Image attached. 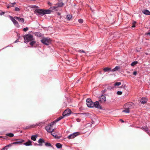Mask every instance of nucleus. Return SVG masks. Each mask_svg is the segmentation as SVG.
<instances>
[{
    "label": "nucleus",
    "instance_id": "nucleus-15",
    "mask_svg": "<svg viewBox=\"0 0 150 150\" xmlns=\"http://www.w3.org/2000/svg\"><path fill=\"white\" fill-rule=\"evenodd\" d=\"M142 12L146 15H150V12L148 10H143L142 11Z\"/></svg>",
    "mask_w": 150,
    "mask_h": 150
},
{
    "label": "nucleus",
    "instance_id": "nucleus-1",
    "mask_svg": "<svg viewBox=\"0 0 150 150\" xmlns=\"http://www.w3.org/2000/svg\"><path fill=\"white\" fill-rule=\"evenodd\" d=\"M63 5V3H59L56 4L54 6L51 7L50 9L52 11H57L59 10L60 8Z\"/></svg>",
    "mask_w": 150,
    "mask_h": 150
},
{
    "label": "nucleus",
    "instance_id": "nucleus-34",
    "mask_svg": "<svg viewBox=\"0 0 150 150\" xmlns=\"http://www.w3.org/2000/svg\"><path fill=\"white\" fill-rule=\"evenodd\" d=\"M78 22L80 23H82L83 22V19H79L78 20Z\"/></svg>",
    "mask_w": 150,
    "mask_h": 150
},
{
    "label": "nucleus",
    "instance_id": "nucleus-4",
    "mask_svg": "<svg viewBox=\"0 0 150 150\" xmlns=\"http://www.w3.org/2000/svg\"><path fill=\"white\" fill-rule=\"evenodd\" d=\"M41 42L43 44L48 45L50 43V40L47 38H44L41 40Z\"/></svg>",
    "mask_w": 150,
    "mask_h": 150
},
{
    "label": "nucleus",
    "instance_id": "nucleus-11",
    "mask_svg": "<svg viewBox=\"0 0 150 150\" xmlns=\"http://www.w3.org/2000/svg\"><path fill=\"white\" fill-rule=\"evenodd\" d=\"M94 104V106L96 108H97L98 109H102L101 106L100 105L99 102L98 101H96L93 103Z\"/></svg>",
    "mask_w": 150,
    "mask_h": 150
},
{
    "label": "nucleus",
    "instance_id": "nucleus-46",
    "mask_svg": "<svg viewBox=\"0 0 150 150\" xmlns=\"http://www.w3.org/2000/svg\"><path fill=\"white\" fill-rule=\"evenodd\" d=\"M38 125V124H36V125H32L31 126V127H35V126H36L37 125Z\"/></svg>",
    "mask_w": 150,
    "mask_h": 150
},
{
    "label": "nucleus",
    "instance_id": "nucleus-23",
    "mask_svg": "<svg viewBox=\"0 0 150 150\" xmlns=\"http://www.w3.org/2000/svg\"><path fill=\"white\" fill-rule=\"evenodd\" d=\"M30 41L31 42H30V44L32 46H33L34 44L36 43V42L34 38L33 39V40H32Z\"/></svg>",
    "mask_w": 150,
    "mask_h": 150
},
{
    "label": "nucleus",
    "instance_id": "nucleus-13",
    "mask_svg": "<svg viewBox=\"0 0 150 150\" xmlns=\"http://www.w3.org/2000/svg\"><path fill=\"white\" fill-rule=\"evenodd\" d=\"M38 142L39 143V144H38V145L40 146H42V144L43 143H44L45 142L43 139L40 138Z\"/></svg>",
    "mask_w": 150,
    "mask_h": 150
},
{
    "label": "nucleus",
    "instance_id": "nucleus-41",
    "mask_svg": "<svg viewBox=\"0 0 150 150\" xmlns=\"http://www.w3.org/2000/svg\"><path fill=\"white\" fill-rule=\"evenodd\" d=\"M113 88V87H112L111 86H109L108 87V88L109 89H112Z\"/></svg>",
    "mask_w": 150,
    "mask_h": 150
},
{
    "label": "nucleus",
    "instance_id": "nucleus-53",
    "mask_svg": "<svg viewBox=\"0 0 150 150\" xmlns=\"http://www.w3.org/2000/svg\"><path fill=\"white\" fill-rule=\"evenodd\" d=\"M9 7H10L9 6H7V7H8V8H9Z\"/></svg>",
    "mask_w": 150,
    "mask_h": 150
},
{
    "label": "nucleus",
    "instance_id": "nucleus-14",
    "mask_svg": "<svg viewBox=\"0 0 150 150\" xmlns=\"http://www.w3.org/2000/svg\"><path fill=\"white\" fill-rule=\"evenodd\" d=\"M32 141L28 140V141L25 143L23 144L26 146H31L32 145Z\"/></svg>",
    "mask_w": 150,
    "mask_h": 150
},
{
    "label": "nucleus",
    "instance_id": "nucleus-18",
    "mask_svg": "<svg viewBox=\"0 0 150 150\" xmlns=\"http://www.w3.org/2000/svg\"><path fill=\"white\" fill-rule=\"evenodd\" d=\"M142 129H143L145 132H146L148 134H150V132L148 130V128L146 127H142Z\"/></svg>",
    "mask_w": 150,
    "mask_h": 150
},
{
    "label": "nucleus",
    "instance_id": "nucleus-38",
    "mask_svg": "<svg viewBox=\"0 0 150 150\" xmlns=\"http://www.w3.org/2000/svg\"><path fill=\"white\" fill-rule=\"evenodd\" d=\"M135 23H136V22H135V21H134V22H133V25L132 26V27L134 28V27H135Z\"/></svg>",
    "mask_w": 150,
    "mask_h": 150
},
{
    "label": "nucleus",
    "instance_id": "nucleus-45",
    "mask_svg": "<svg viewBox=\"0 0 150 150\" xmlns=\"http://www.w3.org/2000/svg\"><path fill=\"white\" fill-rule=\"evenodd\" d=\"M48 4L50 6H51L52 5V4L50 2H48Z\"/></svg>",
    "mask_w": 150,
    "mask_h": 150
},
{
    "label": "nucleus",
    "instance_id": "nucleus-28",
    "mask_svg": "<svg viewBox=\"0 0 150 150\" xmlns=\"http://www.w3.org/2000/svg\"><path fill=\"white\" fill-rule=\"evenodd\" d=\"M122 112H125L126 113H129V108H127L125 110H123Z\"/></svg>",
    "mask_w": 150,
    "mask_h": 150
},
{
    "label": "nucleus",
    "instance_id": "nucleus-19",
    "mask_svg": "<svg viewBox=\"0 0 150 150\" xmlns=\"http://www.w3.org/2000/svg\"><path fill=\"white\" fill-rule=\"evenodd\" d=\"M37 137V135H32L31 137V139L33 141H35L36 140Z\"/></svg>",
    "mask_w": 150,
    "mask_h": 150
},
{
    "label": "nucleus",
    "instance_id": "nucleus-25",
    "mask_svg": "<svg viewBox=\"0 0 150 150\" xmlns=\"http://www.w3.org/2000/svg\"><path fill=\"white\" fill-rule=\"evenodd\" d=\"M111 68H108V67H106V68H104L103 69V70L105 72L108 71H111Z\"/></svg>",
    "mask_w": 150,
    "mask_h": 150
},
{
    "label": "nucleus",
    "instance_id": "nucleus-10",
    "mask_svg": "<svg viewBox=\"0 0 150 150\" xmlns=\"http://www.w3.org/2000/svg\"><path fill=\"white\" fill-rule=\"evenodd\" d=\"M99 102L101 103H104L106 101V97L103 95H101L99 97Z\"/></svg>",
    "mask_w": 150,
    "mask_h": 150
},
{
    "label": "nucleus",
    "instance_id": "nucleus-52",
    "mask_svg": "<svg viewBox=\"0 0 150 150\" xmlns=\"http://www.w3.org/2000/svg\"><path fill=\"white\" fill-rule=\"evenodd\" d=\"M6 147H5L4 148L2 149V150H4V149H5V148Z\"/></svg>",
    "mask_w": 150,
    "mask_h": 150
},
{
    "label": "nucleus",
    "instance_id": "nucleus-36",
    "mask_svg": "<svg viewBox=\"0 0 150 150\" xmlns=\"http://www.w3.org/2000/svg\"><path fill=\"white\" fill-rule=\"evenodd\" d=\"M122 94V92L120 91H118L117 92V94L118 95H121Z\"/></svg>",
    "mask_w": 150,
    "mask_h": 150
},
{
    "label": "nucleus",
    "instance_id": "nucleus-7",
    "mask_svg": "<svg viewBox=\"0 0 150 150\" xmlns=\"http://www.w3.org/2000/svg\"><path fill=\"white\" fill-rule=\"evenodd\" d=\"M45 129L47 131L50 133L52 132L54 130V129L52 128L51 125H48L45 127Z\"/></svg>",
    "mask_w": 150,
    "mask_h": 150
},
{
    "label": "nucleus",
    "instance_id": "nucleus-16",
    "mask_svg": "<svg viewBox=\"0 0 150 150\" xmlns=\"http://www.w3.org/2000/svg\"><path fill=\"white\" fill-rule=\"evenodd\" d=\"M44 14H50L52 11H51L50 8V9L48 10H43Z\"/></svg>",
    "mask_w": 150,
    "mask_h": 150
},
{
    "label": "nucleus",
    "instance_id": "nucleus-47",
    "mask_svg": "<svg viewBox=\"0 0 150 150\" xmlns=\"http://www.w3.org/2000/svg\"><path fill=\"white\" fill-rule=\"evenodd\" d=\"M4 12H2L0 13V15H4Z\"/></svg>",
    "mask_w": 150,
    "mask_h": 150
},
{
    "label": "nucleus",
    "instance_id": "nucleus-37",
    "mask_svg": "<svg viewBox=\"0 0 150 150\" xmlns=\"http://www.w3.org/2000/svg\"><path fill=\"white\" fill-rule=\"evenodd\" d=\"M56 121H54L52 122H51L50 124V125H51V126H52H52L54 125V123H55L56 122Z\"/></svg>",
    "mask_w": 150,
    "mask_h": 150
},
{
    "label": "nucleus",
    "instance_id": "nucleus-49",
    "mask_svg": "<svg viewBox=\"0 0 150 150\" xmlns=\"http://www.w3.org/2000/svg\"><path fill=\"white\" fill-rule=\"evenodd\" d=\"M147 35H150V30L149 31V32L147 33Z\"/></svg>",
    "mask_w": 150,
    "mask_h": 150
},
{
    "label": "nucleus",
    "instance_id": "nucleus-31",
    "mask_svg": "<svg viewBox=\"0 0 150 150\" xmlns=\"http://www.w3.org/2000/svg\"><path fill=\"white\" fill-rule=\"evenodd\" d=\"M72 18V16L70 15H67V18L68 20H70Z\"/></svg>",
    "mask_w": 150,
    "mask_h": 150
},
{
    "label": "nucleus",
    "instance_id": "nucleus-30",
    "mask_svg": "<svg viewBox=\"0 0 150 150\" xmlns=\"http://www.w3.org/2000/svg\"><path fill=\"white\" fill-rule=\"evenodd\" d=\"M121 84V82H117L115 83L114 84V85L115 86H118L120 85Z\"/></svg>",
    "mask_w": 150,
    "mask_h": 150
},
{
    "label": "nucleus",
    "instance_id": "nucleus-26",
    "mask_svg": "<svg viewBox=\"0 0 150 150\" xmlns=\"http://www.w3.org/2000/svg\"><path fill=\"white\" fill-rule=\"evenodd\" d=\"M6 136H8L10 137H12L14 136V134L12 133H9L6 134Z\"/></svg>",
    "mask_w": 150,
    "mask_h": 150
},
{
    "label": "nucleus",
    "instance_id": "nucleus-2",
    "mask_svg": "<svg viewBox=\"0 0 150 150\" xmlns=\"http://www.w3.org/2000/svg\"><path fill=\"white\" fill-rule=\"evenodd\" d=\"M33 36L30 34H27L24 37V42L27 43L28 42L33 40L34 39Z\"/></svg>",
    "mask_w": 150,
    "mask_h": 150
},
{
    "label": "nucleus",
    "instance_id": "nucleus-44",
    "mask_svg": "<svg viewBox=\"0 0 150 150\" xmlns=\"http://www.w3.org/2000/svg\"><path fill=\"white\" fill-rule=\"evenodd\" d=\"M16 4V3L15 2H14V3H11V6H13V5Z\"/></svg>",
    "mask_w": 150,
    "mask_h": 150
},
{
    "label": "nucleus",
    "instance_id": "nucleus-20",
    "mask_svg": "<svg viewBox=\"0 0 150 150\" xmlns=\"http://www.w3.org/2000/svg\"><path fill=\"white\" fill-rule=\"evenodd\" d=\"M120 69V67L119 66H116L115 68L112 69L111 71H115L118 70Z\"/></svg>",
    "mask_w": 150,
    "mask_h": 150
},
{
    "label": "nucleus",
    "instance_id": "nucleus-40",
    "mask_svg": "<svg viewBox=\"0 0 150 150\" xmlns=\"http://www.w3.org/2000/svg\"><path fill=\"white\" fill-rule=\"evenodd\" d=\"M15 11H19L20 9H19V8L18 7H16L15 8Z\"/></svg>",
    "mask_w": 150,
    "mask_h": 150
},
{
    "label": "nucleus",
    "instance_id": "nucleus-48",
    "mask_svg": "<svg viewBox=\"0 0 150 150\" xmlns=\"http://www.w3.org/2000/svg\"><path fill=\"white\" fill-rule=\"evenodd\" d=\"M5 137H6L5 136H2V137H1V138L5 139Z\"/></svg>",
    "mask_w": 150,
    "mask_h": 150
},
{
    "label": "nucleus",
    "instance_id": "nucleus-43",
    "mask_svg": "<svg viewBox=\"0 0 150 150\" xmlns=\"http://www.w3.org/2000/svg\"><path fill=\"white\" fill-rule=\"evenodd\" d=\"M137 74V72L136 71H134L133 72V74L135 76Z\"/></svg>",
    "mask_w": 150,
    "mask_h": 150
},
{
    "label": "nucleus",
    "instance_id": "nucleus-22",
    "mask_svg": "<svg viewBox=\"0 0 150 150\" xmlns=\"http://www.w3.org/2000/svg\"><path fill=\"white\" fill-rule=\"evenodd\" d=\"M56 146L57 148L60 149L62 148V145L60 143H58L56 144Z\"/></svg>",
    "mask_w": 150,
    "mask_h": 150
},
{
    "label": "nucleus",
    "instance_id": "nucleus-6",
    "mask_svg": "<svg viewBox=\"0 0 150 150\" xmlns=\"http://www.w3.org/2000/svg\"><path fill=\"white\" fill-rule=\"evenodd\" d=\"M79 133H80L79 132H74L69 135L67 137V138L69 139H73L79 135Z\"/></svg>",
    "mask_w": 150,
    "mask_h": 150
},
{
    "label": "nucleus",
    "instance_id": "nucleus-33",
    "mask_svg": "<svg viewBox=\"0 0 150 150\" xmlns=\"http://www.w3.org/2000/svg\"><path fill=\"white\" fill-rule=\"evenodd\" d=\"M45 145L47 146H51V144L50 143L47 142L45 143Z\"/></svg>",
    "mask_w": 150,
    "mask_h": 150
},
{
    "label": "nucleus",
    "instance_id": "nucleus-17",
    "mask_svg": "<svg viewBox=\"0 0 150 150\" xmlns=\"http://www.w3.org/2000/svg\"><path fill=\"white\" fill-rule=\"evenodd\" d=\"M147 101V99L146 98H142L140 100L141 103L144 104L146 103Z\"/></svg>",
    "mask_w": 150,
    "mask_h": 150
},
{
    "label": "nucleus",
    "instance_id": "nucleus-9",
    "mask_svg": "<svg viewBox=\"0 0 150 150\" xmlns=\"http://www.w3.org/2000/svg\"><path fill=\"white\" fill-rule=\"evenodd\" d=\"M71 113V110L69 109L66 110L63 113L62 115L64 116H67L69 115Z\"/></svg>",
    "mask_w": 150,
    "mask_h": 150
},
{
    "label": "nucleus",
    "instance_id": "nucleus-39",
    "mask_svg": "<svg viewBox=\"0 0 150 150\" xmlns=\"http://www.w3.org/2000/svg\"><path fill=\"white\" fill-rule=\"evenodd\" d=\"M78 52H80V53H81V52H83V53H85V52L83 50H78Z\"/></svg>",
    "mask_w": 150,
    "mask_h": 150
},
{
    "label": "nucleus",
    "instance_id": "nucleus-32",
    "mask_svg": "<svg viewBox=\"0 0 150 150\" xmlns=\"http://www.w3.org/2000/svg\"><path fill=\"white\" fill-rule=\"evenodd\" d=\"M35 35L38 37H41V34L39 32L36 33Z\"/></svg>",
    "mask_w": 150,
    "mask_h": 150
},
{
    "label": "nucleus",
    "instance_id": "nucleus-21",
    "mask_svg": "<svg viewBox=\"0 0 150 150\" xmlns=\"http://www.w3.org/2000/svg\"><path fill=\"white\" fill-rule=\"evenodd\" d=\"M21 141H17L15 142H14L12 143L13 144H21V143L23 142H24V140L23 139H21L20 140Z\"/></svg>",
    "mask_w": 150,
    "mask_h": 150
},
{
    "label": "nucleus",
    "instance_id": "nucleus-51",
    "mask_svg": "<svg viewBox=\"0 0 150 150\" xmlns=\"http://www.w3.org/2000/svg\"><path fill=\"white\" fill-rule=\"evenodd\" d=\"M120 120L122 121V122H124V121L120 119Z\"/></svg>",
    "mask_w": 150,
    "mask_h": 150
},
{
    "label": "nucleus",
    "instance_id": "nucleus-27",
    "mask_svg": "<svg viewBox=\"0 0 150 150\" xmlns=\"http://www.w3.org/2000/svg\"><path fill=\"white\" fill-rule=\"evenodd\" d=\"M64 116H60L59 117H58V118H57L55 121H56V122H57L58 121H59L62 119L64 117Z\"/></svg>",
    "mask_w": 150,
    "mask_h": 150
},
{
    "label": "nucleus",
    "instance_id": "nucleus-50",
    "mask_svg": "<svg viewBox=\"0 0 150 150\" xmlns=\"http://www.w3.org/2000/svg\"><path fill=\"white\" fill-rule=\"evenodd\" d=\"M18 42V40H16V41H15V43H16V42Z\"/></svg>",
    "mask_w": 150,
    "mask_h": 150
},
{
    "label": "nucleus",
    "instance_id": "nucleus-8",
    "mask_svg": "<svg viewBox=\"0 0 150 150\" xmlns=\"http://www.w3.org/2000/svg\"><path fill=\"white\" fill-rule=\"evenodd\" d=\"M9 17L15 25L18 28H19L20 25L18 22L15 20L16 19L15 18V17L13 18L11 16H9Z\"/></svg>",
    "mask_w": 150,
    "mask_h": 150
},
{
    "label": "nucleus",
    "instance_id": "nucleus-12",
    "mask_svg": "<svg viewBox=\"0 0 150 150\" xmlns=\"http://www.w3.org/2000/svg\"><path fill=\"white\" fill-rule=\"evenodd\" d=\"M15 18L18 20L20 22H22L23 23H24V19L22 18H20L18 17H15Z\"/></svg>",
    "mask_w": 150,
    "mask_h": 150
},
{
    "label": "nucleus",
    "instance_id": "nucleus-54",
    "mask_svg": "<svg viewBox=\"0 0 150 150\" xmlns=\"http://www.w3.org/2000/svg\"><path fill=\"white\" fill-rule=\"evenodd\" d=\"M1 137H2V136H0V138H1Z\"/></svg>",
    "mask_w": 150,
    "mask_h": 150
},
{
    "label": "nucleus",
    "instance_id": "nucleus-5",
    "mask_svg": "<svg viewBox=\"0 0 150 150\" xmlns=\"http://www.w3.org/2000/svg\"><path fill=\"white\" fill-rule=\"evenodd\" d=\"M43 10L42 9H36L35 11V13L39 16H42L43 15Z\"/></svg>",
    "mask_w": 150,
    "mask_h": 150
},
{
    "label": "nucleus",
    "instance_id": "nucleus-35",
    "mask_svg": "<svg viewBox=\"0 0 150 150\" xmlns=\"http://www.w3.org/2000/svg\"><path fill=\"white\" fill-rule=\"evenodd\" d=\"M28 30V27H26V28H24L23 29V30L24 32L26 31H27Z\"/></svg>",
    "mask_w": 150,
    "mask_h": 150
},
{
    "label": "nucleus",
    "instance_id": "nucleus-24",
    "mask_svg": "<svg viewBox=\"0 0 150 150\" xmlns=\"http://www.w3.org/2000/svg\"><path fill=\"white\" fill-rule=\"evenodd\" d=\"M51 134L55 138H57V139H59V137H58V136L55 133H52V132L51 133Z\"/></svg>",
    "mask_w": 150,
    "mask_h": 150
},
{
    "label": "nucleus",
    "instance_id": "nucleus-29",
    "mask_svg": "<svg viewBox=\"0 0 150 150\" xmlns=\"http://www.w3.org/2000/svg\"><path fill=\"white\" fill-rule=\"evenodd\" d=\"M137 63L138 62L137 61H134L131 64V65L132 66H134L137 64Z\"/></svg>",
    "mask_w": 150,
    "mask_h": 150
},
{
    "label": "nucleus",
    "instance_id": "nucleus-3",
    "mask_svg": "<svg viewBox=\"0 0 150 150\" xmlns=\"http://www.w3.org/2000/svg\"><path fill=\"white\" fill-rule=\"evenodd\" d=\"M86 105L89 108H93L94 107V104L91 101V100L89 98L86 99Z\"/></svg>",
    "mask_w": 150,
    "mask_h": 150
},
{
    "label": "nucleus",
    "instance_id": "nucleus-42",
    "mask_svg": "<svg viewBox=\"0 0 150 150\" xmlns=\"http://www.w3.org/2000/svg\"><path fill=\"white\" fill-rule=\"evenodd\" d=\"M133 103H128L126 105H133Z\"/></svg>",
    "mask_w": 150,
    "mask_h": 150
}]
</instances>
